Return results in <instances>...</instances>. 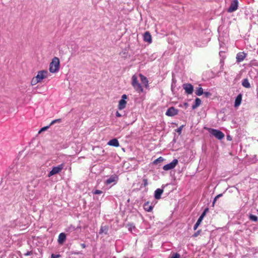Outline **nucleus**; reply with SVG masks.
Masks as SVG:
<instances>
[{"label":"nucleus","mask_w":258,"mask_h":258,"mask_svg":"<svg viewBox=\"0 0 258 258\" xmlns=\"http://www.w3.org/2000/svg\"><path fill=\"white\" fill-rule=\"evenodd\" d=\"M59 69V60L57 57H54L49 65V71L52 73H55L58 71Z\"/></svg>","instance_id":"1"},{"label":"nucleus","mask_w":258,"mask_h":258,"mask_svg":"<svg viewBox=\"0 0 258 258\" xmlns=\"http://www.w3.org/2000/svg\"><path fill=\"white\" fill-rule=\"evenodd\" d=\"M132 80V84L136 91L138 93L142 92L143 91V88L141 85L138 82L137 77L135 75L133 76Z\"/></svg>","instance_id":"2"},{"label":"nucleus","mask_w":258,"mask_h":258,"mask_svg":"<svg viewBox=\"0 0 258 258\" xmlns=\"http://www.w3.org/2000/svg\"><path fill=\"white\" fill-rule=\"evenodd\" d=\"M64 164H61L57 166L52 167V170L48 173V176L51 177V176L59 173L63 168Z\"/></svg>","instance_id":"3"},{"label":"nucleus","mask_w":258,"mask_h":258,"mask_svg":"<svg viewBox=\"0 0 258 258\" xmlns=\"http://www.w3.org/2000/svg\"><path fill=\"white\" fill-rule=\"evenodd\" d=\"M210 133L218 140H222L225 136L223 133L216 129H211Z\"/></svg>","instance_id":"4"},{"label":"nucleus","mask_w":258,"mask_h":258,"mask_svg":"<svg viewBox=\"0 0 258 258\" xmlns=\"http://www.w3.org/2000/svg\"><path fill=\"white\" fill-rule=\"evenodd\" d=\"M127 99V96L125 94H123L121 96V99L119 100L118 105V109L119 110L123 109L126 105V101L125 100Z\"/></svg>","instance_id":"5"},{"label":"nucleus","mask_w":258,"mask_h":258,"mask_svg":"<svg viewBox=\"0 0 258 258\" xmlns=\"http://www.w3.org/2000/svg\"><path fill=\"white\" fill-rule=\"evenodd\" d=\"M178 163V160L174 159L171 162L166 164L163 167V169L165 171H168L173 169Z\"/></svg>","instance_id":"6"},{"label":"nucleus","mask_w":258,"mask_h":258,"mask_svg":"<svg viewBox=\"0 0 258 258\" xmlns=\"http://www.w3.org/2000/svg\"><path fill=\"white\" fill-rule=\"evenodd\" d=\"M208 211V208H206L204 210L203 213L200 216L198 221H197L196 223L195 224V225L194 226V230H197V229L198 228L199 226L200 225V224L201 223L202 221H203V220L204 217L205 216L206 213Z\"/></svg>","instance_id":"7"},{"label":"nucleus","mask_w":258,"mask_h":258,"mask_svg":"<svg viewBox=\"0 0 258 258\" xmlns=\"http://www.w3.org/2000/svg\"><path fill=\"white\" fill-rule=\"evenodd\" d=\"M183 88L187 94H191L193 93L194 87L191 84H184L183 85Z\"/></svg>","instance_id":"8"},{"label":"nucleus","mask_w":258,"mask_h":258,"mask_svg":"<svg viewBox=\"0 0 258 258\" xmlns=\"http://www.w3.org/2000/svg\"><path fill=\"white\" fill-rule=\"evenodd\" d=\"M238 2L237 0H233L229 8L228 9V12L229 13H232L235 11L238 8Z\"/></svg>","instance_id":"9"},{"label":"nucleus","mask_w":258,"mask_h":258,"mask_svg":"<svg viewBox=\"0 0 258 258\" xmlns=\"http://www.w3.org/2000/svg\"><path fill=\"white\" fill-rule=\"evenodd\" d=\"M178 111L174 107L169 108L166 112V115L168 116H173L178 114Z\"/></svg>","instance_id":"10"},{"label":"nucleus","mask_w":258,"mask_h":258,"mask_svg":"<svg viewBox=\"0 0 258 258\" xmlns=\"http://www.w3.org/2000/svg\"><path fill=\"white\" fill-rule=\"evenodd\" d=\"M47 72L45 71H41L38 72L37 76L35 77L40 82L43 79L45 78L47 76Z\"/></svg>","instance_id":"11"},{"label":"nucleus","mask_w":258,"mask_h":258,"mask_svg":"<svg viewBox=\"0 0 258 258\" xmlns=\"http://www.w3.org/2000/svg\"><path fill=\"white\" fill-rule=\"evenodd\" d=\"M246 56V54L243 52H240L237 54L236 55V61L238 62H240L244 60Z\"/></svg>","instance_id":"12"},{"label":"nucleus","mask_w":258,"mask_h":258,"mask_svg":"<svg viewBox=\"0 0 258 258\" xmlns=\"http://www.w3.org/2000/svg\"><path fill=\"white\" fill-rule=\"evenodd\" d=\"M117 180L118 177L116 175H112L106 180V183L107 184H109L112 182H114V184H115L117 182Z\"/></svg>","instance_id":"13"},{"label":"nucleus","mask_w":258,"mask_h":258,"mask_svg":"<svg viewBox=\"0 0 258 258\" xmlns=\"http://www.w3.org/2000/svg\"><path fill=\"white\" fill-rule=\"evenodd\" d=\"M164 190L163 189L157 188L154 192V198L156 200H159L161 198V195L163 194Z\"/></svg>","instance_id":"14"},{"label":"nucleus","mask_w":258,"mask_h":258,"mask_svg":"<svg viewBox=\"0 0 258 258\" xmlns=\"http://www.w3.org/2000/svg\"><path fill=\"white\" fill-rule=\"evenodd\" d=\"M144 40L149 43L152 42V37L150 33L148 31L146 32L144 34Z\"/></svg>","instance_id":"15"},{"label":"nucleus","mask_w":258,"mask_h":258,"mask_svg":"<svg viewBox=\"0 0 258 258\" xmlns=\"http://www.w3.org/2000/svg\"><path fill=\"white\" fill-rule=\"evenodd\" d=\"M66 239V235L64 233H61L59 234L57 241L59 244H62Z\"/></svg>","instance_id":"16"},{"label":"nucleus","mask_w":258,"mask_h":258,"mask_svg":"<svg viewBox=\"0 0 258 258\" xmlns=\"http://www.w3.org/2000/svg\"><path fill=\"white\" fill-rule=\"evenodd\" d=\"M242 100V95L241 94H239L237 95L236 97L235 102H234V106L235 107H238L241 104Z\"/></svg>","instance_id":"17"},{"label":"nucleus","mask_w":258,"mask_h":258,"mask_svg":"<svg viewBox=\"0 0 258 258\" xmlns=\"http://www.w3.org/2000/svg\"><path fill=\"white\" fill-rule=\"evenodd\" d=\"M108 145L116 147H118L119 146V142L116 139H113L112 140H110L108 142Z\"/></svg>","instance_id":"18"},{"label":"nucleus","mask_w":258,"mask_h":258,"mask_svg":"<svg viewBox=\"0 0 258 258\" xmlns=\"http://www.w3.org/2000/svg\"><path fill=\"white\" fill-rule=\"evenodd\" d=\"M139 77L142 84H144L146 87H147L148 85V80L147 78L141 74H139Z\"/></svg>","instance_id":"19"},{"label":"nucleus","mask_w":258,"mask_h":258,"mask_svg":"<svg viewBox=\"0 0 258 258\" xmlns=\"http://www.w3.org/2000/svg\"><path fill=\"white\" fill-rule=\"evenodd\" d=\"M144 210L148 212H151L153 210V206L149 205L148 202H146L143 206Z\"/></svg>","instance_id":"20"},{"label":"nucleus","mask_w":258,"mask_h":258,"mask_svg":"<svg viewBox=\"0 0 258 258\" xmlns=\"http://www.w3.org/2000/svg\"><path fill=\"white\" fill-rule=\"evenodd\" d=\"M201 100L199 98H197L195 99L194 104L192 105V109H195L196 108L198 107L201 105Z\"/></svg>","instance_id":"21"},{"label":"nucleus","mask_w":258,"mask_h":258,"mask_svg":"<svg viewBox=\"0 0 258 258\" xmlns=\"http://www.w3.org/2000/svg\"><path fill=\"white\" fill-rule=\"evenodd\" d=\"M108 227L107 226H101L99 234L104 233L105 234H108Z\"/></svg>","instance_id":"22"},{"label":"nucleus","mask_w":258,"mask_h":258,"mask_svg":"<svg viewBox=\"0 0 258 258\" xmlns=\"http://www.w3.org/2000/svg\"><path fill=\"white\" fill-rule=\"evenodd\" d=\"M204 93L203 89L202 87H199L196 89L195 94L197 96H201Z\"/></svg>","instance_id":"23"},{"label":"nucleus","mask_w":258,"mask_h":258,"mask_svg":"<svg viewBox=\"0 0 258 258\" xmlns=\"http://www.w3.org/2000/svg\"><path fill=\"white\" fill-rule=\"evenodd\" d=\"M242 85L243 87L246 88H249L250 87V83L247 79H244L243 80Z\"/></svg>","instance_id":"24"},{"label":"nucleus","mask_w":258,"mask_h":258,"mask_svg":"<svg viewBox=\"0 0 258 258\" xmlns=\"http://www.w3.org/2000/svg\"><path fill=\"white\" fill-rule=\"evenodd\" d=\"M249 219L252 221L256 222L257 221V216L250 214L249 216Z\"/></svg>","instance_id":"25"},{"label":"nucleus","mask_w":258,"mask_h":258,"mask_svg":"<svg viewBox=\"0 0 258 258\" xmlns=\"http://www.w3.org/2000/svg\"><path fill=\"white\" fill-rule=\"evenodd\" d=\"M39 82V81L37 79V78L36 77H34L32 79V80L31 81V85H35Z\"/></svg>","instance_id":"26"},{"label":"nucleus","mask_w":258,"mask_h":258,"mask_svg":"<svg viewBox=\"0 0 258 258\" xmlns=\"http://www.w3.org/2000/svg\"><path fill=\"white\" fill-rule=\"evenodd\" d=\"M148 184V179L147 178H144L143 179V183L142 185H144V187H146Z\"/></svg>","instance_id":"27"},{"label":"nucleus","mask_w":258,"mask_h":258,"mask_svg":"<svg viewBox=\"0 0 258 258\" xmlns=\"http://www.w3.org/2000/svg\"><path fill=\"white\" fill-rule=\"evenodd\" d=\"M61 119H55L51 121V122L50 124V125H51L54 124L55 123H59L61 122Z\"/></svg>","instance_id":"28"},{"label":"nucleus","mask_w":258,"mask_h":258,"mask_svg":"<svg viewBox=\"0 0 258 258\" xmlns=\"http://www.w3.org/2000/svg\"><path fill=\"white\" fill-rule=\"evenodd\" d=\"M222 194H219L218 195H217L214 199V201H213V205L214 206V205L215 204L216 201H217V200L218 199H219L220 197H222Z\"/></svg>","instance_id":"29"},{"label":"nucleus","mask_w":258,"mask_h":258,"mask_svg":"<svg viewBox=\"0 0 258 258\" xmlns=\"http://www.w3.org/2000/svg\"><path fill=\"white\" fill-rule=\"evenodd\" d=\"M93 193L95 195H99L102 194V191L98 189H96L93 191Z\"/></svg>","instance_id":"30"},{"label":"nucleus","mask_w":258,"mask_h":258,"mask_svg":"<svg viewBox=\"0 0 258 258\" xmlns=\"http://www.w3.org/2000/svg\"><path fill=\"white\" fill-rule=\"evenodd\" d=\"M50 126V125L46 126H44V127L41 128V130L39 131V133H40L42 132L46 131V130H47L49 127Z\"/></svg>","instance_id":"31"},{"label":"nucleus","mask_w":258,"mask_h":258,"mask_svg":"<svg viewBox=\"0 0 258 258\" xmlns=\"http://www.w3.org/2000/svg\"><path fill=\"white\" fill-rule=\"evenodd\" d=\"M60 256V255L59 254H55L52 253L51 255V258H59Z\"/></svg>","instance_id":"32"},{"label":"nucleus","mask_w":258,"mask_h":258,"mask_svg":"<svg viewBox=\"0 0 258 258\" xmlns=\"http://www.w3.org/2000/svg\"><path fill=\"white\" fill-rule=\"evenodd\" d=\"M180 257V255L177 253H176L175 254H174L171 258H179Z\"/></svg>","instance_id":"33"},{"label":"nucleus","mask_w":258,"mask_h":258,"mask_svg":"<svg viewBox=\"0 0 258 258\" xmlns=\"http://www.w3.org/2000/svg\"><path fill=\"white\" fill-rule=\"evenodd\" d=\"M201 230H198L197 231L194 235H193V236L195 237H197L201 233Z\"/></svg>","instance_id":"34"},{"label":"nucleus","mask_w":258,"mask_h":258,"mask_svg":"<svg viewBox=\"0 0 258 258\" xmlns=\"http://www.w3.org/2000/svg\"><path fill=\"white\" fill-rule=\"evenodd\" d=\"M69 230L70 231H74L76 228L74 226L71 225V226H70L69 228Z\"/></svg>","instance_id":"35"},{"label":"nucleus","mask_w":258,"mask_h":258,"mask_svg":"<svg viewBox=\"0 0 258 258\" xmlns=\"http://www.w3.org/2000/svg\"><path fill=\"white\" fill-rule=\"evenodd\" d=\"M203 94H204L206 97H209L211 95L210 93L209 92H205Z\"/></svg>","instance_id":"36"},{"label":"nucleus","mask_w":258,"mask_h":258,"mask_svg":"<svg viewBox=\"0 0 258 258\" xmlns=\"http://www.w3.org/2000/svg\"><path fill=\"white\" fill-rule=\"evenodd\" d=\"M163 160V158L160 157L159 158H158V159H157L155 161V163H156L158 161H162Z\"/></svg>","instance_id":"37"},{"label":"nucleus","mask_w":258,"mask_h":258,"mask_svg":"<svg viewBox=\"0 0 258 258\" xmlns=\"http://www.w3.org/2000/svg\"><path fill=\"white\" fill-rule=\"evenodd\" d=\"M115 115L116 117H118L122 116V115L120 113H119L118 112V111H116V112L115 113Z\"/></svg>","instance_id":"38"},{"label":"nucleus","mask_w":258,"mask_h":258,"mask_svg":"<svg viewBox=\"0 0 258 258\" xmlns=\"http://www.w3.org/2000/svg\"><path fill=\"white\" fill-rule=\"evenodd\" d=\"M32 253L31 251H28L27 253L25 254V255H30Z\"/></svg>","instance_id":"39"},{"label":"nucleus","mask_w":258,"mask_h":258,"mask_svg":"<svg viewBox=\"0 0 258 258\" xmlns=\"http://www.w3.org/2000/svg\"><path fill=\"white\" fill-rule=\"evenodd\" d=\"M81 245L82 247V248H85V247H86V245H85V243H82V244H81Z\"/></svg>","instance_id":"40"},{"label":"nucleus","mask_w":258,"mask_h":258,"mask_svg":"<svg viewBox=\"0 0 258 258\" xmlns=\"http://www.w3.org/2000/svg\"><path fill=\"white\" fill-rule=\"evenodd\" d=\"M181 129L180 128H178V129L177 130V132H178V133H180L181 132Z\"/></svg>","instance_id":"41"}]
</instances>
